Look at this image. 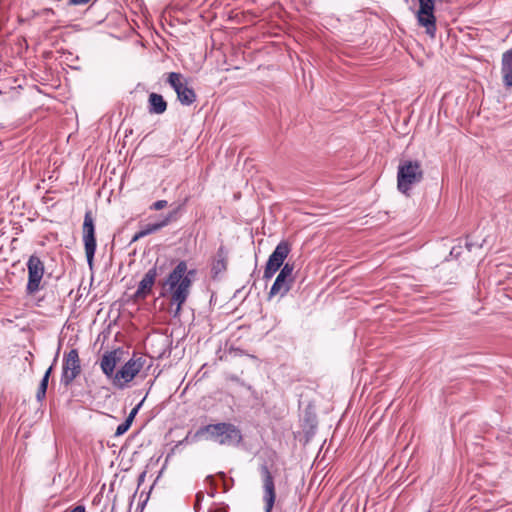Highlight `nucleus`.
Segmentation results:
<instances>
[{
    "label": "nucleus",
    "instance_id": "28",
    "mask_svg": "<svg viewBox=\"0 0 512 512\" xmlns=\"http://www.w3.org/2000/svg\"><path fill=\"white\" fill-rule=\"evenodd\" d=\"M65 512H86V508L84 505H77L73 509H71L69 511L67 510Z\"/></svg>",
    "mask_w": 512,
    "mask_h": 512
},
{
    "label": "nucleus",
    "instance_id": "23",
    "mask_svg": "<svg viewBox=\"0 0 512 512\" xmlns=\"http://www.w3.org/2000/svg\"><path fill=\"white\" fill-rule=\"evenodd\" d=\"M166 206H167L166 200H158L150 206V209L158 211V210L165 208Z\"/></svg>",
    "mask_w": 512,
    "mask_h": 512
},
{
    "label": "nucleus",
    "instance_id": "32",
    "mask_svg": "<svg viewBox=\"0 0 512 512\" xmlns=\"http://www.w3.org/2000/svg\"><path fill=\"white\" fill-rule=\"evenodd\" d=\"M230 379H231L232 381H235V382H237V383H240V384H241V385H243V386H246V385H245V384H244V383L239 379V377H237V376H232Z\"/></svg>",
    "mask_w": 512,
    "mask_h": 512
},
{
    "label": "nucleus",
    "instance_id": "3",
    "mask_svg": "<svg viewBox=\"0 0 512 512\" xmlns=\"http://www.w3.org/2000/svg\"><path fill=\"white\" fill-rule=\"evenodd\" d=\"M167 82L177 94L178 101L185 106H190L196 101V93L192 87H189L187 81L183 79L182 74L170 72Z\"/></svg>",
    "mask_w": 512,
    "mask_h": 512
},
{
    "label": "nucleus",
    "instance_id": "16",
    "mask_svg": "<svg viewBox=\"0 0 512 512\" xmlns=\"http://www.w3.org/2000/svg\"><path fill=\"white\" fill-rule=\"evenodd\" d=\"M502 81L505 87H512V48L502 54Z\"/></svg>",
    "mask_w": 512,
    "mask_h": 512
},
{
    "label": "nucleus",
    "instance_id": "27",
    "mask_svg": "<svg viewBox=\"0 0 512 512\" xmlns=\"http://www.w3.org/2000/svg\"><path fill=\"white\" fill-rule=\"evenodd\" d=\"M133 423V416H127L125 421L122 423V425L125 426L126 429H129Z\"/></svg>",
    "mask_w": 512,
    "mask_h": 512
},
{
    "label": "nucleus",
    "instance_id": "12",
    "mask_svg": "<svg viewBox=\"0 0 512 512\" xmlns=\"http://www.w3.org/2000/svg\"><path fill=\"white\" fill-rule=\"evenodd\" d=\"M179 210L180 206L174 209L173 211H170L162 220L155 223L146 224L144 227L141 228L140 231L135 233V235L132 238V241H137L138 239L144 236L155 233L162 229L163 227L170 224L171 222L175 221L178 217Z\"/></svg>",
    "mask_w": 512,
    "mask_h": 512
},
{
    "label": "nucleus",
    "instance_id": "17",
    "mask_svg": "<svg viewBox=\"0 0 512 512\" xmlns=\"http://www.w3.org/2000/svg\"><path fill=\"white\" fill-rule=\"evenodd\" d=\"M167 110V102L162 95L152 92L148 97V111L150 114H163Z\"/></svg>",
    "mask_w": 512,
    "mask_h": 512
},
{
    "label": "nucleus",
    "instance_id": "31",
    "mask_svg": "<svg viewBox=\"0 0 512 512\" xmlns=\"http://www.w3.org/2000/svg\"><path fill=\"white\" fill-rule=\"evenodd\" d=\"M209 512H228V506L216 507L214 510H209Z\"/></svg>",
    "mask_w": 512,
    "mask_h": 512
},
{
    "label": "nucleus",
    "instance_id": "13",
    "mask_svg": "<svg viewBox=\"0 0 512 512\" xmlns=\"http://www.w3.org/2000/svg\"><path fill=\"white\" fill-rule=\"evenodd\" d=\"M124 354L123 349L117 348L112 351H107L103 354L100 367L102 372L108 377L114 379V370L118 362L122 359Z\"/></svg>",
    "mask_w": 512,
    "mask_h": 512
},
{
    "label": "nucleus",
    "instance_id": "7",
    "mask_svg": "<svg viewBox=\"0 0 512 512\" xmlns=\"http://www.w3.org/2000/svg\"><path fill=\"white\" fill-rule=\"evenodd\" d=\"M293 270V264L287 262L283 265L273 285L270 288L269 297L276 295L284 296L288 293L292 283L294 282V277L292 275Z\"/></svg>",
    "mask_w": 512,
    "mask_h": 512
},
{
    "label": "nucleus",
    "instance_id": "33",
    "mask_svg": "<svg viewBox=\"0 0 512 512\" xmlns=\"http://www.w3.org/2000/svg\"><path fill=\"white\" fill-rule=\"evenodd\" d=\"M206 481L210 482L211 485H214V478L212 475L207 476Z\"/></svg>",
    "mask_w": 512,
    "mask_h": 512
},
{
    "label": "nucleus",
    "instance_id": "9",
    "mask_svg": "<svg viewBox=\"0 0 512 512\" xmlns=\"http://www.w3.org/2000/svg\"><path fill=\"white\" fill-rule=\"evenodd\" d=\"M260 474L263 487V501L265 512H271L276 499L274 477L266 464L261 465Z\"/></svg>",
    "mask_w": 512,
    "mask_h": 512
},
{
    "label": "nucleus",
    "instance_id": "10",
    "mask_svg": "<svg viewBox=\"0 0 512 512\" xmlns=\"http://www.w3.org/2000/svg\"><path fill=\"white\" fill-rule=\"evenodd\" d=\"M83 241L85 256H94L96 251L95 225L91 210H87L83 222Z\"/></svg>",
    "mask_w": 512,
    "mask_h": 512
},
{
    "label": "nucleus",
    "instance_id": "6",
    "mask_svg": "<svg viewBox=\"0 0 512 512\" xmlns=\"http://www.w3.org/2000/svg\"><path fill=\"white\" fill-rule=\"evenodd\" d=\"M81 373L79 353L77 349H71L64 355L60 382L65 387L72 384L74 379Z\"/></svg>",
    "mask_w": 512,
    "mask_h": 512
},
{
    "label": "nucleus",
    "instance_id": "14",
    "mask_svg": "<svg viewBox=\"0 0 512 512\" xmlns=\"http://www.w3.org/2000/svg\"><path fill=\"white\" fill-rule=\"evenodd\" d=\"M221 427H219V423L216 424H208L201 426L197 431L191 435L190 433L186 436V440L191 442H199L201 440H210L217 443L218 436H220L219 432Z\"/></svg>",
    "mask_w": 512,
    "mask_h": 512
},
{
    "label": "nucleus",
    "instance_id": "24",
    "mask_svg": "<svg viewBox=\"0 0 512 512\" xmlns=\"http://www.w3.org/2000/svg\"><path fill=\"white\" fill-rule=\"evenodd\" d=\"M143 404V400H141L129 413L128 416H133V420L135 419L137 413L139 412L141 406Z\"/></svg>",
    "mask_w": 512,
    "mask_h": 512
},
{
    "label": "nucleus",
    "instance_id": "30",
    "mask_svg": "<svg viewBox=\"0 0 512 512\" xmlns=\"http://www.w3.org/2000/svg\"><path fill=\"white\" fill-rule=\"evenodd\" d=\"M203 497H204V495H203V493H202V492H198V493L196 494V503H195V508H197V507L200 505L201 501L203 500Z\"/></svg>",
    "mask_w": 512,
    "mask_h": 512
},
{
    "label": "nucleus",
    "instance_id": "21",
    "mask_svg": "<svg viewBox=\"0 0 512 512\" xmlns=\"http://www.w3.org/2000/svg\"><path fill=\"white\" fill-rule=\"evenodd\" d=\"M227 269L225 258H218L213 261L211 266V278L213 280H220Z\"/></svg>",
    "mask_w": 512,
    "mask_h": 512
},
{
    "label": "nucleus",
    "instance_id": "1",
    "mask_svg": "<svg viewBox=\"0 0 512 512\" xmlns=\"http://www.w3.org/2000/svg\"><path fill=\"white\" fill-rule=\"evenodd\" d=\"M198 270L187 261H179L169 272L163 283L162 296H168L170 306H175L174 316H178L188 300L192 286L197 280Z\"/></svg>",
    "mask_w": 512,
    "mask_h": 512
},
{
    "label": "nucleus",
    "instance_id": "35",
    "mask_svg": "<svg viewBox=\"0 0 512 512\" xmlns=\"http://www.w3.org/2000/svg\"><path fill=\"white\" fill-rule=\"evenodd\" d=\"M215 493H216L215 488H213V489L208 493V495H209L211 498H213V497H215Z\"/></svg>",
    "mask_w": 512,
    "mask_h": 512
},
{
    "label": "nucleus",
    "instance_id": "26",
    "mask_svg": "<svg viewBox=\"0 0 512 512\" xmlns=\"http://www.w3.org/2000/svg\"><path fill=\"white\" fill-rule=\"evenodd\" d=\"M133 423V416H127L125 421L122 423V425L125 426L126 429H129Z\"/></svg>",
    "mask_w": 512,
    "mask_h": 512
},
{
    "label": "nucleus",
    "instance_id": "11",
    "mask_svg": "<svg viewBox=\"0 0 512 512\" xmlns=\"http://www.w3.org/2000/svg\"><path fill=\"white\" fill-rule=\"evenodd\" d=\"M219 427H221L217 441L219 445L237 446L241 443L243 437L237 426L228 422H220Z\"/></svg>",
    "mask_w": 512,
    "mask_h": 512
},
{
    "label": "nucleus",
    "instance_id": "18",
    "mask_svg": "<svg viewBox=\"0 0 512 512\" xmlns=\"http://www.w3.org/2000/svg\"><path fill=\"white\" fill-rule=\"evenodd\" d=\"M57 355L58 353L56 354V357L54 358L53 360V363H55L57 361ZM53 367H54V364H52L47 370L46 372L44 373L41 381H40V384H39V387H38V390H37V393H36V399L37 401L39 402H42L46 396V392H47V387H48V383H49V378L51 376V373L53 371Z\"/></svg>",
    "mask_w": 512,
    "mask_h": 512
},
{
    "label": "nucleus",
    "instance_id": "29",
    "mask_svg": "<svg viewBox=\"0 0 512 512\" xmlns=\"http://www.w3.org/2000/svg\"><path fill=\"white\" fill-rule=\"evenodd\" d=\"M90 0H69V4L71 5H83L88 3Z\"/></svg>",
    "mask_w": 512,
    "mask_h": 512
},
{
    "label": "nucleus",
    "instance_id": "19",
    "mask_svg": "<svg viewBox=\"0 0 512 512\" xmlns=\"http://www.w3.org/2000/svg\"><path fill=\"white\" fill-rule=\"evenodd\" d=\"M286 258H268L263 278L264 279H270L273 277V275L283 267L284 260Z\"/></svg>",
    "mask_w": 512,
    "mask_h": 512
},
{
    "label": "nucleus",
    "instance_id": "8",
    "mask_svg": "<svg viewBox=\"0 0 512 512\" xmlns=\"http://www.w3.org/2000/svg\"><path fill=\"white\" fill-rule=\"evenodd\" d=\"M28 282L26 292L28 295H34L41 288V280L44 275V264L40 258H28Z\"/></svg>",
    "mask_w": 512,
    "mask_h": 512
},
{
    "label": "nucleus",
    "instance_id": "5",
    "mask_svg": "<svg viewBox=\"0 0 512 512\" xmlns=\"http://www.w3.org/2000/svg\"><path fill=\"white\" fill-rule=\"evenodd\" d=\"M144 364L145 360L142 357L131 358L115 373L113 384L123 389L141 371Z\"/></svg>",
    "mask_w": 512,
    "mask_h": 512
},
{
    "label": "nucleus",
    "instance_id": "25",
    "mask_svg": "<svg viewBox=\"0 0 512 512\" xmlns=\"http://www.w3.org/2000/svg\"><path fill=\"white\" fill-rule=\"evenodd\" d=\"M127 431H128V429H126L125 426L122 425V423H121L120 425H118V427L116 429L115 436H121V435L125 434Z\"/></svg>",
    "mask_w": 512,
    "mask_h": 512
},
{
    "label": "nucleus",
    "instance_id": "2",
    "mask_svg": "<svg viewBox=\"0 0 512 512\" xmlns=\"http://www.w3.org/2000/svg\"><path fill=\"white\" fill-rule=\"evenodd\" d=\"M424 178L421 163L418 160H401L397 171V188L406 195H410L412 187L419 184Z\"/></svg>",
    "mask_w": 512,
    "mask_h": 512
},
{
    "label": "nucleus",
    "instance_id": "34",
    "mask_svg": "<svg viewBox=\"0 0 512 512\" xmlns=\"http://www.w3.org/2000/svg\"><path fill=\"white\" fill-rule=\"evenodd\" d=\"M86 259H87V262H88L90 268H92L93 261H94L95 258H86Z\"/></svg>",
    "mask_w": 512,
    "mask_h": 512
},
{
    "label": "nucleus",
    "instance_id": "22",
    "mask_svg": "<svg viewBox=\"0 0 512 512\" xmlns=\"http://www.w3.org/2000/svg\"><path fill=\"white\" fill-rule=\"evenodd\" d=\"M291 251V245L288 241H281L269 256H288Z\"/></svg>",
    "mask_w": 512,
    "mask_h": 512
},
{
    "label": "nucleus",
    "instance_id": "4",
    "mask_svg": "<svg viewBox=\"0 0 512 512\" xmlns=\"http://www.w3.org/2000/svg\"><path fill=\"white\" fill-rule=\"evenodd\" d=\"M419 9L417 11L418 24L425 28L426 34L431 38L436 34V17L434 15L435 1L434 0H418Z\"/></svg>",
    "mask_w": 512,
    "mask_h": 512
},
{
    "label": "nucleus",
    "instance_id": "15",
    "mask_svg": "<svg viewBox=\"0 0 512 512\" xmlns=\"http://www.w3.org/2000/svg\"><path fill=\"white\" fill-rule=\"evenodd\" d=\"M157 277V268L156 266H153L150 268L142 278V280L139 282V285L137 287V290L134 294V297L136 299H144L152 290V287L155 283Z\"/></svg>",
    "mask_w": 512,
    "mask_h": 512
},
{
    "label": "nucleus",
    "instance_id": "20",
    "mask_svg": "<svg viewBox=\"0 0 512 512\" xmlns=\"http://www.w3.org/2000/svg\"><path fill=\"white\" fill-rule=\"evenodd\" d=\"M474 247V244L471 243L468 238L466 239H459L458 244L454 245L450 252L449 256H461L464 253H472V248Z\"/></svg>",
    "mask_w": 512,
    "mask_h": 512
}]
</instances>
